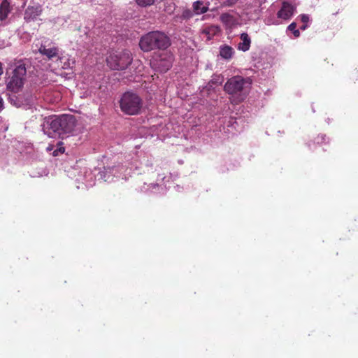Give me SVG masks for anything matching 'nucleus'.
<instances>
[{"label": "nucleus", "mask_w": 358, "mask_h": 358, "mask_svg": "<svg viewBox=\"0 0 358 358\" xmlns=\"http://www.w3.org/2000/svg\"><path fill=\"white\" fill-rule=\"evenodd\" d=\"M296 8L291 3L284 1L281 8L277 13V17L282 20H289L294 15Z\"/></svg>", "instance_id": "nucleus-9"}, {"label": "nucleus", "mask_w": 358, "mask_h": 358, "mask_svg": "<svg viewBox=\"0 0 358 358\" xmlns=\"http://www.w3.org/2000/svg\"><path fill=\"white\" fill-rule=\"evenodd\" d=\"M10 69L11 72L6 80V89L13 93H17L22 90L26 81V64L22 59L15 60Z\"/></svg>", "instance_id": "nucleus-3"}, {"label": "nucleus", "mask_w": 358, "mask_h": 358, "mask_svg": "<svg viewBox=\"0 0 358 358\" xmlns=\"http://www.w3.org/2000/svg\"><path fill=\"white\" fill-rule=\"evenodd\" d=\"M76 127V118L71 115L50 116L45 118L43 130L50 138L60 135L61 132L68 134L73 131Z\"/></svg>", "instance_id": "nucleus-1"}, {"label": "nucleus", "mask_w": 358, "mask_h": 358, "mask_svg": "<svg viewBox=\"0 0 358 358\" xmlns=\"http://www.w3.org/2000/svg\"><path fill=\"white\" fill-rule=\"evenodd\" d=\"M172 56L167 53H162L156 56L151 61L152 67L157 71L164 73L166 72L172 66Z\"/></svg>", "instance_id": "nucleus-7"}, {"label": "nucleus", "mask_w": 358, "mask_h": 358, "mask_svg": "<svg viewBox=\"0 0 358 358\" xmlns=\"http://www.w3.org/2000/svg\"><path fill=\"white\" fill-rule=\"evenodd\" d=\"M307 28V24H304L303 26L301 27V29L304 30Z\"/></svg>", "instance_id": "nucleus-25"}, {"label": "nucleus", "mask_w": 358, "mask_h": 358, "mask_svg": "<svg viewBox=\"0 0 358 358\" xmlns=\"http://www.w3.org/2000/svg\"><path fill=\"white\" fill-rule=\"evenodd\" d=\"M221 22L227 27H231L236 24L235 17L228 13H222L220 17Z\"/></svg>", "instance_id": "nucleus-14"}, {"label": "nucleus", "mask_w": 358, "mask_h": 358, "mask_svg": "<svg viewBox=\"0 0 358 358\" xmlns=\"http://www.w3.org/2000/svg\"><path fill=\"white\" fill-rule=\"evenodd\" d=\"M287 29L292 31L294 37L297 38L300 36V31L299 29H296V23L292 22L287 27Z\"/></svg>", "instance_id": "nucleus-19"}, {"label": "nucleus", "mask_w": 358, "mask_h": 358, "mask_svg": "<svg viewBox=\"0 0 358 358\" xmlns=\"http://www.w3.org/2000/svg\"><path fill=\"white\" fill-rule=\"evenodd\" d=\"M136 3L141 7H147L155 3V0H135Z\"/></svg>", "instance_id": "nucleus-18"}, {"label": "nucleus", "mask_w": 358, "mask_h": 358, "mask_svg": "<svg viewBox=\"0 0 358 358\" xmlns=\"http://www.w3.org/2000/svg\"><path fill=\"white\" fill-rule=\"evenodd\" d=\"M3 99L0 96V110L3 108Z\"/></svg>", "instance_id": "nucleus-24"}, {"label": "nucleus", "mask_w": 358, "mask_h": 358, "mask_svg": "<svg viewBox=\"0 0 358 358\" xmlns=\"http://www.w3.org/2000/svg\"><path fill=\"white\" fill-rule=\"evenodd\" d=\"M58 151L62 152V153L64 152V148H63V147L59 148Z\"/></svg>", "instance_id": "nucleus-26"}, {"label": "nucleus", "mask_w": 358, "mask_h": 358, "mask_svg": "<svg viewBox=\"0 0 358 358\" xmlns=\"http://www.w3.org/2000/svg\"><path fill=\"white\" fill-rule=\"evenodd\" d=\"M3 73V64L2 63L0 62V76H1Z\"/></svg>", "instance_id": "nucleus-23"}, {"label": "nucleus", "mask_w": 358, "mask_h": 358, "mask_svg": "<svg viewBox=\"0 0 358 358\" xmlns=\"http://www.w3.org/2000/svg\"><path fill=\"white\" fill-rule=\"evenodd\" d=\"M171 45L169 36L162 31H153L143 36L139 41L140 48L143 52L154 50H165Z\"/></svg>", "instance_id": "nucleus-4"}, {"label": "nucleus", "mask_w": 358, "mask_h": 358, "mask_svg": "<svg viewBox=\"0 0 358 358\" xmlns=\"http://www.w3.org/2000/svg\"><path fill=\"white\" fill-rule=\"evenodd\" d=\"M241 43L238 44V48L243 52L248 51L250 49L251 40L247 33L241 34Z\"/></svg>", "instance_id": "nucleus-12"}, {"label": "nucleus", "mask_w": 358, "mask_h": 358, "mask_svg": "<svg viewBox=\"0 0 358 358\" xmlns=\"http://www.w3.org/2000/svg\"><path fill=\"white\" fill-rule=\"evenodd\" d=\"M38 51L41 55L46 56L49 59L57 57L59 53V49L57 47L52 46L48 48L45 45H41Z\"/></svg>", "instance_id": "nucleus-10"}, {"label": "nucleus", "mask_w": 358, "mask_h": 358, "mask_svg": "<svg viewBox=\"0 0 358 358\" xmlns=\"http://www.w3.org/2000/svg\"><path fill=\"white\" fill-rule=\"evenodd\" d=\"M11 10L12 7L9 1L3 0L0 4V20L2 22L6 20Z\"/></svg>", "instance_id": "nucleus-11"}, {"label": "nucleus", "mask_w": 358, "mask_h": 358, "mask_svg": "<svg viewBox=\"0 0 358 358\" xmlns=\"http://www.w3.org/2000/svg\"><path fill=\"white\" fill-rule=\"evenodd\" d=\"M106 62L111 69L122 71L131 64L132 57L130 51L125 50L111 53L107 58Z\"/></svg>", "instance_id": "nucleus-6"}, {"label": "nucleus", "mask_w": 358, "mask_h": 358, "mask_svg": "<svg viewBox=\"0 0 358 358\" xmlns=\"http://www.w3.org/2000/svg\"><path fill=\"white\" fill-rule=\"evenodd\" d=\"M192 17H193V13L192 12V10L189 9H185L182 11L181 15L177 16L176 18L183 20H189V19L192 18Z\"/></svg>", "instance_id": "nucleus-17"}, {"label": "nucleus", "mask_w": 358, "mask_h": 358, "mask_svg": "<svg viewBox=\"0 0 358 358\" xmlns=\"http://www.w3.org/2000/svg\"><path fill=\"white\" fill-rule=\"evenodd\" d=\"M219 31L220 29L217 26H210L203 30V33L208 36V38L210 39L211 36L215 35Z\"/></svg>", "instance_id": "nucleus-16"}, {"label": "nucleus", "mask_w": 358, "mask_h": 358, "mask_svg": "<svg viewBox=\"0 0 358 358\" xmlns=\"http://www.w3.org/2000/svg\"><path fill=\"white\" fill-rule=\"evenodd\" d=\"M119 103L122 112L129 115L140 114L143 105L141 97L131 92L124 93Z\"/></svg>", "instance_id": "nucleus-5"}, {"label": "nucleus", "mask_w": 358, "mask_h": 358, "mask_svg": "<svg viewBox=\"0 0 358 358\" xmlns=\"http://www.w3.org/2000/svg\"><path fill=\"white\" fill-rule=\"evenodd\" d=\"M251 85L249 78H244L236 76L229 78L224 86V90L231 96V102L238 104L242 102L247 96V88Z\"/></svg>", "instance_id": "nucleus-2"}, {"label": "nucleus", "mask_w": 358, "mask_h": 358, "mask_svg": "<svg viewBox=\"0 0 358 358\" xmlns=\"http://www.w3.org/2000/svg\"><path fill=\"white\" fill-rule=\"evenodd\" d=\"M238 0H226L222 3V6L230 7L235 5Z\"/></svg>", "instance_id": "nucleus-20"}, {"label": "nucleus", "mask_w": 358, "mask_h": 358, "mask_svg": "<svg viewBox=\"0 0 358 358\" xmlns=\"http://www.w3.org/2000/svg\"><path fill=\"white\" fill-rule=\"evenodd\" d=\"M57 150H54V155H57V154H56V152H57Z\"/></svg>", "instance_id": "nucleus-27"}, {"label": "nucleus", "mask_w": 358, "mask_h": 358, "mask_svg": "<svg viewBox=\"0 0 358 358\" xmlns=\"http://www.w3.org/2000/svg\"><path fill=\"white\" fill-rule=\"evenodd\" d=\"M43 7L39 3L29 5L24 10V20L26 22H34L43 13Z\"/></svg>", "instance_id": "nucleus-8"}, {"label": "nucleus", "mask_w": 358, "mask_h": 358, "mask_svg": "<svg viewBox=\"0 0 358 358\" xmlns=\"http://www.w3.org/2000/svg\"><path fill=\"white\" fill-rule=\"evenodd\" d=\"M300 18L301 21L304 24L308 23V22L309 21V17L306 14L301 15Z\"/></svg>", "instance_id": "nucleus-21"}, {"label": "nucleus", "mask_w": 358, "mask_h": 358, "mask_svg": "<svg viewBox=\"0 0 358 358\" xmlns=\"http://www.w3.org/2000/svg\"><path fill=\"white\" fill-rule=\"evenodd\" d=\"M194 11L196 14H203L208 11V7L203 6V3L200 1H195L193 3Z\"/></svg>", "instance_id": "nucleus-15"}, {"label": "nucleus", "mask_w": 358, "mask_h": 358, "mask_svg": "<svg viewBox=\"0 0 358 358\" xmlns=\"http://www.w3.org/2000/svg\"><path fill=\"white\" fill-rule=\"evenodd\" d=\"M352 79L357 80L358 78V69H355L351 72Z\"/></svg>", "instance_id": "nucleus-22"}, {"label": "nucleus", "mask_w": 358, "mask_h": 358, "mask_svg": "<svg viewBox=\"0 0 358 358\" xmlns=\"http://www.w3.org/2000/svg\"><path fill=\"white\" fill-rule=\"evenodd\" d=\"M234 54V49L229 45H222L220 48V55L225 59H230Z\"/></svg>", "instance_id": "nucleus-13"}]
</instances>
